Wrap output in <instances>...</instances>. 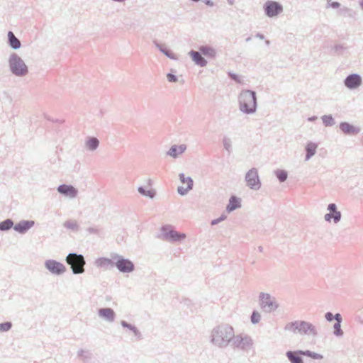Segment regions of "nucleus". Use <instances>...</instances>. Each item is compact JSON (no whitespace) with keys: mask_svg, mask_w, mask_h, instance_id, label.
Wrapping results in <instances>:
<instances>
[{"mask_svg":"<svg viewBox=\"0 0 363 363\" xmlns=\"http://www.w3.org/2000/svg\"><path fill=\"white\" fill-rule=\"evenodd\" d=\"M286 355L292 363H303L301 357L297 352H288Z\"/></svg>","mask_w":363,"mask_h":363,"instance_id":"24","label":"nucleus"},{"mask_svg":"<svg viewBox=\"0 0 363 363\" xmlns=\"http://www.w3.org/2000/svg\"><path fill=\"white\" fill-rule=\"evenodd\" d=\"M167 79L169 82H175L177 80L175 76L172 74H167Z\"/></svg>","mask_w":363,"mask_h":363,"instance_id":"36","label":"nucleus"},{"mask_svg":"<svg viewBox=\"0 0 363 363\" xmlns=\"http://www.w3.org/2000/svg\"><path fill=\"white\" fill-rule=\"evenodd\" d=\"M265 11L268 16L273 17L282 11V7L277 2L268 1L265 4Z\"/></svg>","mask_w":363,"mask_h":363,"instance_id":"8","label":"nucleus"},{"mask_svg":"<svg viewBox=\"0 0 363 363\" xmlns=\"http://www.w3.org/2000/svg\"><path fill=\"white\" fill-rule=\"evenodd\" d=\"M217 223H218V220H213V221H212V223H212V225H215V224H216Z\"/></svg>","mask_w":363,"mask_h":363,"instance_id":"40","label":"nucleus"},{"mask_svg":"<svg viewBox=\"0 0 363 363\" xmlns=\"http://www.w3.org/2000/svg\"><path fill=\"white\" fill-rule=\"evenodd\" d=\"M340 129L342 132L347 134H356L358 133L357 128L347 123H342L340 124Z\"/></svg>","mask_w":363,"mask_h":363,"instance_id":"17","label":"nucleus"},{"mask_svg":"<svg viewBox=\"0 0 363 363\" xmlns=\"http://www.w3.org/2000/svg\"><path fill=\"white\" fill-rule=\"evenodd\" d=\"M335 319L337 320V323H340L341 322V316L339 313L336 314L335 315Z\"/></svg>","mask_w":363,"mask_h":363,"instance_id":"38","label":"nucleus"},{"mask_svg":"<svg viewBox=\"0 0 363 363\" xmlns=\"http://www.w3.org/2000/svg\"><path fill=\"white\" fill-rule=\"evenodd\" d=\"M186 150L184 145H179L178 147H172L169 150V155L172 157H177L178 155L182 154Z\"/></svg>","mask_w":363,"mask_h":363,"instance_id":"23","label":"nucleus"},{"mask_svg":"<svg viewBox=\"0 0 363 363\" xmlns=\"http://www.w3.org/2000/svg\"><path fill=\"white\" fill-rule=\"evenodd\" d=\"M8 38L9 44L13 48L18 49L21 47V43L19 40L15 37L14 34L11 31L9 32Z\"/></svg>","mask_w":363,"mask_h":363,"instance_id":"18","label":"nucleus"},{"mask_svg":"<svg viewBox=\"0 0 363 363\" xmlns=\"http://www.w3.org/2000/svg\"><path fill=\"white\" fill-rule=\"evenodd\" d=\"M261 307L267 312H271L277 308V305L272 299L270 296L267 294H262L260 298Z\"/></svg>","mask_w":363,"mask_h":363,"instance_id":"7","label":"nucleus"},{"mask_svg":"<svg viewBox=\"0 0 363 363\" xmlns=\"http://www.w3.org/2000/svg\"><path fill=\"white\" fill-rule=\"evenodd\" d=\"M66 261L71 266L74 274H81L84 272L85 261L82 255L69 254L67 257Z\"/></svg>","mask_w":363,"mask_h":363,"instance_id":"4","label":"nucleus"},{"mask_svg":"<svg viewBox=\"0 0 363 363\" xmlns=\"http://www.w3.org/2000/svg\"><path fill=\"white\" fill-rule=\"evenodd\" d=\"M333 6H339V4L338 3H335L333 4Z\"/></svg>","mask_w":363,"mask_h":363,"instance_id":"41","label":"nucleus"},{"mask_svg":"<svg viewBox=\"0 0 363 363\" xmlns=\"http://www.w3.org/2000/svg\"><path fill=\"white\" fill-rule=\"evenodd\" d=\"M240 207V201L235 196H232L230 199L229 203L227 206V209L229 211H233L235 208Z\"/></svg>","mask_w":363,"mask_h":363,"instance_id":"22","label":"nucleus"},{"mask_svg":"<svg viewBox=\"0 0 363 363\" xmlns=\"http://www.w3.org/2000/svg\"><path fill=\"white\" fill-rule=\"evenodd\" d=\"M362 9H363V4H362Z\"/></svg>","mask_w":363,"mask_h":363,"instance_id":"42","label":"nucleus"},{"mask_svg":"<svg viewBox=\"0 0 363 363\" xmlns=\"http://www.w3.org/2000/svg\"><path fill=\"white\" fill-rule=\"evenodd\" d=\"M86 145L90 150H94L99 145V140L95 138H90L87 141Z\"/></svg>","mask_w":363,"mask_h":363,"instance_id":"27","label":"nucleus"},{"mask_svg":"<svg viewBox=\"0 0 363 363\" xmlns=\"http://www.w3.org/2000/svg\"><path fill=\"white\" fill-rule=\"evenodd\" d=\"M46 267L52 273L61 274L65 271V266L57 262L49 260L45 263Z\"/></svg>","mask_w":363,"mask_h":363,"instance_id":"11","label":"nucleus"},{"mask_svg":"<svg viewBox=\"0 0 363 363\" xmlns=\"http://www.w3.org/2000/svg\"><path fill=\"white\" fill-rule=\"evenodd\" d=\"M189 54L192 60L196 62V64L201 67H203L206 65V61L203 59V57L199 52L196 51H191Z\"/></svg>","mask_w":363,"mask_h":363,"instance_id":"15","label":"nucleus"},{"mask_svg":"<svg viewBox=\"0 0 363 363\" xmlns=\"http://www.w3.org/2000/svg\"><path fill=\"white\" fill-rule=\"evenodd\" d=\"M317 146L315 144L310 143L306 147V151H307V159L310 158L311 156H313L316 150Z\"/></svg>","mask_w":363,"mask_h":363,"instance_id":"26","label":"nucleus"},{"mask_svg":"<svg viewBox=\"0 0 363 363\" xmlns=\"http://www.w3.org/2000/svg\"><path fill=\"white\" fill-rule=\"evenodd\" d=\"M361 77L357 74H352L347 77L345 79V85L350 89H354L361 84Z\"/></svg>","mask_w":363,"mask_h":363,"instance_id":"13","label":"nucleus"},{"mask_svg":"<svg viewBox=\"0 0 363 363\" xmlns=\"http://www.w3.org/2000/svg\"><path fill=\"white\" fill-rule=\"evenodd\" d=\"M205 3L206 5H208L210 6H212L213 5V2L211 0H206Z\"/></svg>","mask_w":363,"mask_h":363,"instance_id":"39","label":"nucleus"},{"mask_svg":"<svg viewBox=\"0 0 363 363\" xmlns=\"http://www.w3.org/2000/svg\"><path fill=\"white\" fill-rule=\"evenodd\" d=\"M99 314L101 317L104 318L108 320H113L114 318V312L111 308H101L99 311Z\"/></svg>","mask_w":363,"mask_h":363,"instance_id":"16","label":"nucleus"},{"mask_svg":"<svg viewBox=\"0 0 363 363\" xmlns=\"http://www.w3.org/2000/svg\"><path fill=\"white\" fill-rule=\"evenodd\" d=\"M334 329H335V333L336 335H341L342 334V331H341V329H340V323H336L335 324Z\"/></svg>","mask_w":363,"mask_h":363,"instance_id":"34","label":"nucleus"},{"mask_svg":"<svg viewBox=\"0 0 363 363\" xmlns=\"http://www.w3.org/2000/svg\"><path fill=\"white\" fill-rule=\"evenodd\" d=\"M299 352L303 355L311 357L313 359H321L323 357L321 355L316 354V353H312L310 351Z\"/></svg>","mask_w":363,"mask_h":363,"instance_id":"30","label":"nucleus"},{"mask_svg":"<svg viewBox=\"0 0 363 363\" xmlns=\"http://www.w3.org/2000/svg\"><path fill=\"white\" fill-rule=\"evenodd\" d=\"M324 122L326 123V125H330L333 121V118L331 117H325L323 118Z\"/></svg>","mask_w":363,"mask_h":363,"instance_id":"35","label":"nucleus"},{"mask_svg":"<svg viewBox=\"0 0 363 363\" xmlns=\"http://www.w3.org/2000/svg\"><path fill=\"white\" fill-rule=\"evenodd\" d=\"M166 237L169 240H179L185 238L186 235L184 233H179L174 230H170L169 233H166Z\"/></svg>","mask_w":363,"mask_h":363,"instance_id":"19","label":"nucleus"},{"mask_svg":"<svg viewBox=\"0 0 363 363\" xmlns=\"http://www.w3.org/2000/svg\"><path fill=\"white\" fill-rule=\"evenodd\" d=\"M11 328V323L10 322H6L0 324V331L5 332L8 331Z\"/></svg>","mask_w":363,"mask_h":363,"instance_id":"32","label":"nucleus"},{"mask_svg":"<svg viewBox=\"0 0 363 363\" xmlns=\"http://www.w3.org/2000/svg\"><path fill=\"white\" fill-rule=\"evenodd\" d=\"M329 213L325 216L327 221H330L333 218L334 222H337L340 218V213L336 211V206L334 203L328 206Z\"/></svg>","mask_w":363,"mask_h":363,"instance_id":"12","label":"nucleus"},{"mask_svg":"<svg viewBox=\"0 0 363 363\" xmlns=\"http://www.w3.org/2000/svg\"><path fill=\"white\" fill-rule=\"evenodd\" d=\"M116 267L123 272H130L134 269L132 262L128 259L119 258L116 262Z\"/></svg>","mask_w":363,"mask_h":363,"instance_id":"10","label":"nucleus"},{"mask_svg":"<svg viewBox=\"0 0 363 363\" xmlns=\"http://www.w3.org/2000/svg\"><path fill=\"white\" fill-rule=\"evenodd\" d=\"M138 191L145 196H148L151 198H152L155 195V191L152 189H149L147 191H145L143 188L140 187L138 189Z\"/></svg>","mask_w":363,"mask_h":363,"instance_id":"29","label":"nucleus"},{"mask_svg":"<svg viewBox=\"0 0 363 363\" xmlns=\"http://www.w3.org/2000/svg\"><path fill=\"white\" fill-rule=\"evenodd\" d=\"M33 223L23 221L16 224L14 229L20 233H23L32 226Z\"/></svg>","mask_w":363,"mask_h":363,"instance_id":"21","label":"nucleus"},{"mask_svg":"<svg viewBox=\"0 0 363 363\" xmlns=\"http://www.w3.org/2000/svg\"><path fill=\"white\" fill-rule=\"evenodd\" d=\"M9 64L11 71L17 75H23L28 72L27 67L23 61L16 55L11 57Z\"/></svg>","mask_w":363,"mask_h":363,"instance_id":"5","label":"nucleus"},{"mask_svg":"<svg viewBox=\"0 0 363 363\" xmlns=\"http://www.w3.org/2000/svg\"><path fill=\"white\" fill-rule=\"evenodd\" d=\"M325 318L328 320L331 321L333 320V314L331 313H327Z\"/></svg>","mask_w":363,"mask_h":363,"instance_id":"37","label":"nucleus"},{"mask_svg":"<svg viewBox=\"0 0 363 363\" xmlns=\"http://www.w3.org/2000/svg\"><path fill=\"white\" fill-rule=\"evenodd\" d=\"M246 182L251 189H258L260 186V182L258 177L257 170L252 169L246 174Z\"/></svg>","mask_w":363,"mask_h":363,"instance_id":"6","label":"nucleus"},{"mask_svg":"<svg viewBox=\"0 0 363 363\" xmlns=\"http://www.w3.org/2000/svg\"><path fill=\"white\" fill-rule=\"evenodd\" d=\"M276 174L280 182H284L287 178V174L282 170L277 171Z\"/></svg>","mask_w":363,"mask_h":363,"instance_id":"31","label":"nucleus"},{"mask_svg":"<svg viewBox=\"0 0 363 363\" xmlns=\"http://www.w3.org/2000/svg\"><path fill=\"white\" fill-rule=\"evenodd\" d=\"M13 225V222L11 220H6L0 223V230H6L10 229Z\"/></svg>","mask_w":363,"mask_h":363,"instance_id":"28","label":"nucleus"},{"mask_svg":"<svg viewBox=\"0 0 363 363\" xmlns=\"http://www.w3.org/2000/svg\"><path fill=\"white\" fill-rule=\"evenodd\" d=\"M200 51L206 56L213 57L215 55V51L211 48L201 47Z\"/></svg>","mask_w":363,"mask_h":363,"instance_id":"25","label":"nucleus"},{"mask_svg":"<svg viewBox=\"0 0 363 363\" xmlns=\"http://www.w3.org/2000/svg\"><path fill=\"white\" fill-rule=\"evenodd\" d=\"M166 237L169 240H179L185 238L186 235L184 233H179L174 230H170L169 233H166Z\"/></svg>","mask_w":363,"mask_h":363,"instance_id":"20","label":"nucleus"},{"mask_svg":"<svg viewBox=\"0 0 363 363\" xmlns=\"http://www.w3.org/2000/svg\"><path fill=\"white\" fill-rule=\"evenodd\" d=\"M57 191L60 194H64L65 196H69L70 198L76 196L77 194V191L75 189V188H74L72 186L66 184L60 185L57 188Z\"/></svg>","mask_w":363,"mask_h":363,"instance_id":"14","label":"nucleus"},{"mask_svg":"<svg viewBox=\"0 0 363 363\" xmlns=\"http://www.w3.org/2000/svg\"><path fill=\"white\" fill-rule=\"evenodd\" d=\"M286 329L294 333L312 334L314 333V327L305 321H295L286 325Z\"/></svg>","mask_w":363,"mask_h":363,"instance_id":"3","label":"nucleus"},{"mask_svg":"<svg viewBox=\"0 0 363 363\" xmlns=\"http://www.w3.org/2000/svg\"><path fill=\"white\" fill-rule=\"evenodd\" d=\"M233 337V329L231 327H220L213 332L212 341L221 347L226 345Z\"/></svg>","mask_w":363,"mask_h":363,"instance_id":"1","label":"nucleus"},{"mask_svg":"<svg viewBox=\"0 0 363 363\" xmlns=\"http://www.w3.org/2000/svg\"><path fill=\"white\" fill-rule=\"evenodd\" d=\"M240 108L242 111L251 113L256 108L255 94L251 91H245L240 96Z\"/></svg>","mask_w":363,"mask_h":363,"instance_id":"2","label":"nucleus"},{"mask_svg":"<svg viewBox=\"0 0 363 363\" xmlns=\"http://www.w3.org/2000/svg\"><path fill=\"white\" fill-rule=\"evenodd\" d=\"M251 320L253 323H258L260 320V314L258 312H253Z\"/></svg>","mask_w":363,"mask_h":363,"instance_id":"33","label":"nucleus"},{"mask_svg":"<svg viewBox=\"0 0 363 363\" xmlns=\"http://www.w3.org/2000/svg\"><path fill=\"white\" fill-rule=\"evenodd\" d=\"M182 185L178 187V192L184 195L189 190L191 189L193 185V181L190 177H185L183 174L179 175Z\"/></svg>","mask_w":363,"mask_h":363,"instance_id":"9","label":"nucleus"}]
</instances>
